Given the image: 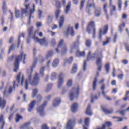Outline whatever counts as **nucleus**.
I'll return each instance as SVG.
<instances>
[{
	"instance_id": "obj_23",
	"label": "nucleus",
	"mask_w": 129,
	"mask_h": 129,
	"mask_svg": "<svg viewBox=\"0 0 129 129\" xmlns=\"http://www.w3.org/2000/svg\"><path fill=\"white\" fill-rule=\"evenodd\" d=\"M36 11V7L35 6V4L33 5V9H30L29 11V21L31 20V18H34V16L32 15L34 14Z\"/></svg>"
},
{
	"instance_id": "obj_26",
	"label": "nucleus",
	"mask_w": 129,
	"mask_h": 129,
	"mask_svg": "<svg viewBox=\"0 0 129 129\" xmlns=\"http://www.w3.org/2000/svg\"><path fill=\"white\" fill-rule=\"evenodd\" d=\"M77 108H78V104L76 103H74L71 107V110L72 112H75L77 111Z\"/></svg>"
},
{
	"instance_id": "obj_60",
	"label": "nucleus",
	"mask_w": 129,
	"mask_h": 129,
	"mask_svg": "<svg viewBox=\"0 0 129 129\" xmlns=\"http://www.w3.org/2000/svg\"><path fill=\"white\" fill-rule=\"evenodd\" d=\"M84 2H85V0H82L81 1L80 7L81 10V9H82V8H83L84 6Z\"/></svg>"
},
{
	"instance_id": "obj_9",
	"label": "nucleus",
	"mask_w": 129,
	"mask_h": 129,
	"mask_svg": "<svg viewBox=\"0 0 129 129\" xmlns=\"http://www.w3.org/2000/svg\"><path fill=\"white\" fill-rule=\"evenodd\" d=\"M64 78H65V74L61 73L58 76V80L57 83L58 88H61L64 84Z\"/></svg>"
},
{
	"instance_id": "obj_31",
	"label": "nucleus",
	"mask_w": 129,
	"mask_h": 129,
	"mask_svg": "<svg viewBox=\"0 0 129 129\" xmlns=\"http://www.w3.org/2000/svg\"><path fill=\"white\" fill-rule=\"evenodd\" d=\"M100 15H101V9L100 8L96 9L95 11V17H99Z\"/></svg>"
},
{
	"instance_id": "obj_50",
	"label": "nucleus",
	"mask_w": 129,
	"mask_h": 129,
	"mask_svg": "<svg viewBox=\"0 0 129 129\" xmlns=\"http://www.w3.org/2000/svg\"><path fill=\"white\" fill-rule=\"evenodd\" d=\"M122 27L124 28L125 27V23L123 22L119 26V29L120 32H122Z\"/></svg>"
},
{
	"instance_id": "obj_11",
	"label": "nucleus",
	"mask_w": 129,
	"mask_h": 129,
	"mask_svg": "<svg viewBox=\"0 0 129 129\" xmlns=\"http://www.w3.org/2000/svg\"><path fill=\"white\" fill-rule=\"evenodd\" d=\"M64 34L66 35L68 37L69 35L71 36V37H73L74 35H75V33L74 32V30H73V27H69L66 31H64Z\"/></svg>"
},
{
	"instance_id": "obj_52",
	"label": "nucleus",
	"mask_w": 129,
	"mask_h": 129,
	"mask_svg": "<svg viewBox=\"0 0 129 129\" xmlns=\"http://www.w3.org/2000/svg\"><path fill=\"white\" fill-rule=\"evenodd\" d=\"M98 98V97L97 95H95L94 96H91V102L92 103L93 101H94L95 99H97Z\"/></svg>"
},
{
	"instance_id": "obj_7",
	"label": "nucleus",
	"mask_w": 129,
	"mask_h": 129,
	"mask_svg": "<svg viewBox=\"0 0 129 129\" xmlns=\"http://www.w3.org/2000/svg\"><path fill=\"white\" fill-rule=\"evenodd\" d=\"M38 35V36L40 38H42L43 37V32H39V29H37V30L35 31L34 34V27L32 26L30 27L28 29V35L29 37H33V38L34 39V37H36V35Z\"/></svg>"
},
{
	"instance_id": "obj_45",
	"label": "nucleus",
	"mask_w": 129,
	"mask_h": 129,
	"mask_svg": "<svg viewBox=\"0 0 129 129\" xmlns=\"http://www.w3.org/2000/svg\"><path fill=\"white\" fill-rule=\"evenodd\" d=\"M2 9L4 13L7 12V6H6V1H4L3 3Z\"/></svg>"
},
{
	"instance_id": "obj_24",
	"label": "nucleus",
	"mask_w": 129,
	"mask_h": 129,
	"mask_svg": "<svg viewBox=\"0 0 129 129\" xmlns=\"http://www.w3.org/2000/svg\"><path fill=\"white\" fill-rule=\"evenodd\" d=\"M112 0H110V7L111 8L110 14L111 15H113V12L116 11V6L115 5H113L111 3Z\"/></svg>"
},
{
	"instance_id": "obj_34",
	"label": "nucleus",
	"mask_w": 129,
	"mask_h": 129,
	"mask_svg": "<svg viewBox=\"0 0 129 129\" xmlns=\"http://www.w3.org/2000/svg\"><path fill=\"white\" fill-rule=\"evenodd\" d=\"M103 10L106 15L107 19H108V15L107 14V3H105L104 4Z\"/></svg>"
},
{
	"instance_id": "obj_47",
	"label": "nucleus",
	"mask_w": 129,
	"mask_h": 129,
	"mask_svg": "<svg viewBox=\"0 0 129 129\" xmlns=\"http://www.w3.org/2000/svg\"><path fill=\"white\" fill-rule=\"evenodd\" d=\"M52 86H53V84H48L46 88V92L50 91V90H51V89L52 88Z\"/></svg>"
},
{
	"instance_id": "obj_63",
	"label": "nucleus",
	"mask_w": 129,
	"mask_h": 129,
	"mask_svg": "<svg viewBox=\"0 0 129 129\" xmlns=\"http://www.w3.org/2000/svg\"><path fill=\"white\" fill-rule=\"evenodd\" d=\"M125 112H126L125 110H124L120 111L119 113H120V114H121L122 116H123V115H124L125 114Z\"/></svg>"
},
{
	"instance_id": "obj_8",
	"label": "nucleus",
	"mask_w": 129,
	"mask_h": 129,
	"mask_svg": "<svg viewBox=\"0 0 129 129\" xmlns=\"http://www.w3.org/2000/svg\"><path fill=\"white\" fill-rule=\"evenodd\" d=\"M95 24H94V22L91 21L90 22L87 28V31L89 34H90V31L91 30H93V38L95 39V33H96V29H95Z\"/></svg>"
},
{
	"instance_id": "obj_6",
	"label": "nucleus",
	"mask_w": 129,
	"mask_h": 129,
	"mask_svg": "<svg viewBox=\"0 0 129 129\" xmlns=\"http://www.w3.org/2000/svg\"><path fill=\"white\" fill-rule=\"evenodd\" d=\"M23 83H24V74L22 72H19L16 77V80L13 82V87L15 88L19 85L23 86Z\"/></svg>"
},
{
	"instance_id": "obj_1",
	"label": "nucleus",
	"mask_w": 129,
	"mask_h": 129,
	"mask_svg": "<svg viewBox=\"0 0 129 129\" xmlns=\"http://www.w3.org/2000/svg\"><path fill=\"white\" fill-rule=\"evenodd\" d=\"M37 64V61H35L32 66L31 67L30 69L27 70V74L28 75V79L25 80V87L26 90L28 89V84L31 85H38L40 82V78L39 74L36 73L33 78H32V73H33V69Z\"/></svg>"
},
{
	"instance_id": "obj_21",
	"label": "nucleus",
	"mask_w": 129,
	"mask_h": 129,
	"mask_svg": "<svg viewBox=\"0 0 129 129\" xmlns=\"http://www.w3.org/2000/svg\"><path fill=\"white\" fill-rule=\"evenodd\" d=\"M70 8H71V2H69L64 8V14H66V15L68 14L69 13L70 11Z\"/></svg>"
},
{
	"instance_id": "obj_49",
	"label": "nucleus",
	"mask_w": 129,
	"mask_h": 129,
	"mask_svg": "<svg viewBox=\"0 0 129 129\" xmlns=\"http://www.w3.org/2000/svg\"><path fill=\"white\" fill-rule=\"evenodd\" d=\"M73 61V58L72 57H71L69 59H66L65 62L68 63V64H71Z\"/></svg>"
},
{
	"instance_id": "obj_44",
	"label": "nucleus",
	"mask_w": 129,
	"mask_h": 129,
	"mask_svg": "<svg viewBox=\"0 0 129 129\" xmlns=\"http://www.w3.org/2000/svg\"><path fill=\"white\" fill-rule=\"evenodd\" d=\"M118 9L119 11H121V7L122 5V1L121 0H118L117 3Z\"/></svg>"
},
{
	"instance_id": "obj_58",
	"label": "nucleus",
	"mask_w": 129,
	"mask_h": 129,
	"mask_svg": "<svg viewBox=\"0 0 129 129\" xmlns=\"http://www.w3.org/2000/svg\"><path fill=\"white\" fill-rule=\"evenodd\" d=\"M15 15H16V18H19L20 17V10H16Z\"/></svg>"
},
{
	"instance_id": "obj_62",
	"label": "nucleus",
	"mask_w": 129,
	"mask_h": 129,
	"mask_svg": "<svg viewBox=\"0 0 129 129\" xmlns=\"http://www.w3.org/2000/svg\"><path fill=\"white\" fill-rule=\"evenodd\" d=\"M114 118H118V120L117 121L118 122L123 121V118H120V117H113V119H114Z\"/></svg>"
},
{
	"instance_id": "obj_14",
	"label": "nucleus",
	"mask_w": 129,
	"mask_h": 129,
	"mask_svg": "<svg viewBox=\"0 0 129 129\" xmlns=\"http://www.w3.org/2000/svg\"><path fill=\"white\" fill-rule=\"evenodd\" d=\"M13 88L11 86L7 87L4 92H3V95L4 97H6V96H8V93L9 94H11V93L13 92Z\"/></svg>"
},
{
	"instance_id": "obj_13",
	"label": "nucleus",
	"mask_w": 129,
	"mask_h": 129,
	"mask_svg": "<svg viewBox=\"0 0 129 129\" xmlns=\"http://www.w3.org/2000/svg\"><path fill=\"white\" fill-rule=\"evenodd\" d=\"M30 0H25L24 7L25 9H22L21 10L22 14L27 15L28 14V10L30 8V4H27Z\"/></svg>"
},
{
	"instance_id": "obj_12",
	"label": "nucleus",
	"mask_w": 129,
	"mask_h": 129,
	"mask_svg": "<svg viewBox=\"0 0 129 129\" xmlns=\"http://www.w3.org/2000/svg\"><path fill=\"white\" fill-rule=\"evenodd\" d=\"M47 101L44 102L41 106L37 108V111L39 114L41 115V116H43L44 114H45V112H44V109H45V106L47 105Z\"/></svg>"
},
{
	"instance_id": "obj_17",
	"label": "nucleus",
	"mask_w": 129,
	"mask_h": 129,
	"mask_svg": "<svg viewBox=\"0 0 129 129\" xmlns=\"http://www.w3.org/2000/svg\"><path fill=\"white\" fill-rule=\"evenodd\" d=\"M35 119H36L35 118L32 119L30 120L29 121L26 123H25L23 125L21 126L20 129H28L30 127V124H31V123H32V122H33V121H34Z\"/></svg>"
},
{
	"instance_id": "obj_64",
	"label": "nucleus",
	"mask_w": 129,
	"mask_h": 129,
	"mask_svg": "<svg viewBox=\"0 0 129 129\" xmlns=\"http://www.w3.org/2000/svg\"><path fill=\"white\" fill-rule=\"evenodd\" d=\"M126 47V50L127 51V52L129 53V45L127 43L125 44Z\"/></svg>"
},
{
	"instance_id": "obj_19",
	"label": "nucleus",
	"mask_w": 129,
	"mask_h": 129,
	"mask_svg": "<svg viewBox=\"0 0 129 129\" xmlns=\"http://www.w3.org/2000/svg\"><path fill=\"white\" fill-rule=\"evenodd\" d=\"M73 126H74V121L69 120L67 124L66 129H73Z\"/></svg>"
},
{
	"instance_id": "obj_2",
	"label": "nucleus",
	"mask_w": 129,
	"mask_h": 129,
	"mask_svg": "<svg viewBox=\"0 0 129 129\" xmlns=\"http://www.w3.org/2000/svg\"><path fill=\"white\" fill-rule=\"evenodd\" d=\"M102 51L100 50H97L93 55H91V52H89L87 59L84 62L83 67L84 71L86 70V62H87V61H90V60H93V58H98L96 61L97 65H102V63H101V58H102Z\"/></svg>"
},
{
	"instance_id": "obj_29",
	"label": "nucleus",
	"mask_w": 129,
	"mask_h": 129,
	"mask_svg": "<svg viewBox=\"0 0 129 129\" xmlns=\"http://www.w3.org/2000/svg\"><path fill=\"white\" fill-rule=\"evenodd\" d=\"M0 124L1 125L0 129H4V125H5V120H4L3 115H1L0 116Z\"/></svg>"
},
{
	"instance_id": "obj_51",
	"label": "nucleus",
	"mask_w": 129,
	"mask_h": 129,
	"mask_svg": "<svg viewBox=\"0 0 129 129\" xmlns=\"http://www.w3.org/2000/svg\"><path fill=\"white\" fill-rule=\"evenodd\" d=\"M20 119H22V116L19 114L16 115V122H19Z\"/></svg>"
},
{
	"instance_id": "obj_41",
	"label": "nucleus",
	"mask_w": 129,
	"mask_h": 129,
	"mask_svg": "<svg viewBox=\"0 0 129 129\" xmlns=\"http://www.w3.org/2000/svg\"><path fill=\"white\" fill-rule=\"evenodd\" d=\"M101 89L102 90V94L103 96H105V92H104V89H105V85L103 84L101 87Z\"/></svg>"
},
{
	"instance_id": "obj_10",
	"label": "nucleus",
	"mask_w": 129,
	"mask_h": 129,
	"mask_svg": "<svg viewBox=\"0 0 129 129\" xmlns=\"http://www.w3.org/2000/svg\"><path fill=\"white\" fill-rule=\"evenodd\" d=\"M33 39L36 43H39L41 46H43V45H45V46L48 45V41L45 37L42 39H40L38 37H33Z\"/></svg>"
},
{
	"instance_id": "obj_42",
	"label": "nucleus",
	"mask_w": 129,
	"mask_h": 129,
	"mask_svg": "<svg viewBox=\"0 0 129 129\" xmlns=\"http://www.w3.org/2000/svg\"><path fill=\"white\" fill-rule=\"evenodd\" d=\"M60 14H61V10L57 9L55 11V15L56 19H58V18H59Z\"/></svg>"
},
{
	"instance_id": "obj_35",
	"label": "nucleus",
	"mask_w": 129,
	"mask_h": 129,
	"mask_svg": "<svg viewBox=\"0 0 129 129\" xmlns=\"http://www.w3.org/2000/svg\"><path fill=\"white\" fill-rule=\"evenodd\" d=\"M60 61L59 60V59H55L53 63H52V66L53 67H57V66H58V65H59V63Z\"/></svg>"
},
{
	"instance_id": "obj_38",
	"label": "nucleus",
	"mask_w": 129,
	"mask_h": 129,
	"mask_svg": "<svg viewBox=\"0 0 129 129\" xmlns=\"http://www.w3.org/2000/svg\"><path fill=\"white\" fill-rule=\"evenodd\" d=\"M53 20V16L52 15H48L47 17V24H51Z\"/></svg>"
},
{
	"instance_id": "obj_59",
	"label": "nucleus",
	"mask_w": 129,
	"mask_h": 129,
	"mask_svg": "<svg viewBox=\"0 0 129 129\" xmlns=\"http://www.w3.org/2000/svg\"><path fill=\"white\" fill-rule=\"evenodd\" d=\"M45 67H43L40 69V74H41V76H44V70Z\"/></svg>"
},
{
	"instance_id": "obj_56",
	"label": "nucleus",
	"mask_w": 129,
	"mask_h": 129,
	"mask_svg": "<svg viewBox=\"0 0 129 129\" xmlns=\"http://www.w3.org/2000/svg\"><path fill=\"white\" fill-rule=\"evenodd\" d=\"M14 50H15V46H14V45H12L9 48L8 54H10L11 53V51H14Z\"/></svg>"
},
{
	"instance_id": "obj_48",
	"label": "nucleus",
	"mask_w": 129,
	"mask_h": 129,
	"mask_svg": "<svg viewBox=\"0 0 129 129\" xmlns=\"http://www.w3.org/2000/svg\"><path fill=\"white\" fill-rule=\"evenodd\" d=\"M37 93H38V89H35L33 90L32 97H35L37 95Z\"/></svg>"
},
{
	"instance_id": "obj_55",
	"label": "nucleus",
	"mask_w": 129,
	"mask_h": 129,
	"mask_svg": "<svg viewBox=\"0 0 129 129\" xmlns=\"http://www.w3.org/2000/svg\"><path fill=\"white\" fill-rule=\"evenodd\" d=\"M109 40H110V38L107 37L106 39V41L104 42L103 43V46H106L109 43Z\"/></svg>"
},
{
	"instance_id": "obj_32",
	"label": "nucleus",
	"mask_w": 129,
	"mask_h": 129,
	"mask_svg": "<svg viewBox=\"0 0 129 129\" xmlns=\"http://www.w3.org/2000/svg\"><path fill=\"white\" fill-rule=\"evenodd\" d=\"M97 82V78H95L93 82V90H96V86H97V85L96 84V83Z\"/></svg>"
},
{
	"instance_id": "obj_20",
	"label": "nucleus",
	"mask_w": 129,
	"mask_h": 129,
	"mask_svg": "<svg viewBox=\"0 0 129 129\" xmlns=\"http://www.w3.org/2000/svg\"><path fill=\"white\" fill-rule=\"evenodd\" d=\"M36 101L34 100L31 102L30 104L29 105L28 111L29 112L33 111L34 108L35 107V104H36Z\"/></svg>"
},
{
	"instance_id": "obj_22",
	"label": "nucleus",
	"mask_w": 129,
	"mask_h": 129,
	"mask_svg": "<svg viewBox=\"0 0 129 129\" xmlns=\"http://www.w3.org/2000/svg\"><path fill=\"white\" fill-rule=\"evenodd\" d=\"M64 22H65V17L64 15L61 16L60 17V19L59 21V25L60 29L63 27V25H64Z\"/></svg>"
},
{
	"instance_id": "obj_5",
	"label": "nucleus",
	"mask_w": 129,
	"mask_h": 129,
	"mask_svg": "<svg viewBox=\"0 0 129 129\" xmlns=\"http://www.w3.org/2000/svg\"><path fill=\"white\" fill-rule=\"evenodd\" d=\"M79 89H80L78 85H76L72 88L71 91L69 93V98L71 101H72L74 98L78 97Z\"/></svg>"
},
{
	"instance_id": "obj_61",
	"label": "nucleus",
	"mask_w": 129,
	"mask_h": 129,
	"mask_svg": "<svg viewBox=\"0 0 129 129\" xmlns=\"http://www.w3.org/2000/svg\"><path fill=\"white\" fill-rule=\"evenodd\" d=\"M43 12L40 10H38V16L39 19H41Z\"/></svg>"
},
{
	"instance_id": "obj_33",
	"label": "nucleus",
	"mask_w": 129,
	"mask_h": 129,
	"mask_svg": "<svg viewBox=\"0 0 129 129\" xmlns=\"http://www.w3.org/2000/svg\"><path fill=\"white\" fill-rule=\"evenodd\" d=\"M76 56L77 57H85V52L84 51L80 52L79 51H77Z\"/></svg>"
},
{
	"instance_id": "obj_40",
	"label": "nucleus",
	"mask_w": 129,
	"mask_h": 129,
	"mask_svg": "<svg viewBox=\"0 0 129 129\" xmlns=\"http://www.w3.org/2000/svg\"><path fill=\"white\" fill-rule=\"evenodd\" d=\"M76 70H77V65L76 64H74L73 66L71 73H75V72H76Z\"/></svg>"
},
{
	"instance_id": "obj_15",
	"label": "nucleus",
	"mask_w": 129,
	"mask_h": 129,
	"mask_svg": "<svg viewBox=\"0 0 129 129\" xmlns=\"http://www.w3.org/2000/svg\"><path fill=\"white\" fill-rule=\"evenodd\" d=\"M94 1L93 0H88L87 4V8L86 9V13H88L89 14L90 13V10L88 8H90L91 7H95V5L93 4Z\"/></svg>"
},
{
	"instance_id": "obj_16",
	"label": "nucleus",
	"mask_w": 129,
	"mask_h": 129,
	"mask_svg": "<svg viewBox=\"0 0 129 129\" xmlns=\"http://www.w3.org/2000/svg\"><path fill=\"white\" fill-rule=\"evenodd\" d=\"M79 39H80V36H78L76 42L73 43L71 47V51H70V54H72V50H73V49H75L76 47H78L79 45Z\"/></svg>"
},
{
	"instance_id": "obj_4",
	"label": "nucleus",
	"mask_w": 129,
	"mask_h": 129,
	"mask_svg": "<svg viewBox=\"0 0 129 129\" xmlns=\"http://www.w3.org/2000/svg\"><path fill=\"white\" fill-rule=\"evenodd\" d=\"M56 52L57 54H59L60 51H61V55L63 56L66 54L67 52V46L66 43H64V40L63 39L60 40L59 42L58 47L55 49Z\"/></svg>"
},
{
	"instance_id": "obj_46",
	"label": "nucleus",
	"mask_w": 129,
	"mask_h": 129,
	"mask_svg": "<svg viewBox=\"0 0 129 129\" xmlns=\"http://www.w3.org/2000/svg\"><path fill=\"white\" fill-rule=\"evenodd\" d=\"M105 68L106 69V71L107 73H108L109 72V69L110 68V64H109V63H107L105 65Z\"/></svg>"
},
{
	"instance_id": "obj_30",
	"label": "nucleus",
	"mask_w": 129,
	"mask_h": 129,
	"mask_svg": "<svg viewBox=\"0 0 129 129\" xmlns=\"http://www.w3.org/2000/svg\"><path fill=\"white\" fill-rule=\"evenodd\" d=\"M6 106V100L2 99V98L0 97V108L3 109Z\"/></svg>"
},
{
	"instance_id": "obj_39",
	"label": "nucleus",
	"mask_w": 129,
	"mask_h": 129,
	"mask_svg": "<svg viewBox=\"0 0 129 129\" xmlns=\"http://www.w3.org/2000/svg\"><path fill=\"white\" fill-rule=\"evenodd\" d=\"M86 46L88 48H90L91 46V40L90 39H87L86 41Z\"/></svg>"
},
{
	"instance_id": "obj_54",
	"label": "nucleus",
	"mask_w": 129,
	"mask_h": 129,
	"mask_svg": "<svg viewBox=\"0 0 129 129\" xmlns=\"http://www.w3.org/2000/svg\"><path fill=\"white\" fill-rule=\"evenodd\" d=\"M89 120H90L89 118H86L85 119V124L86 126H88V124H89Z\"/></svg>"
},
{
	"instance_id": "obj_57",
	"label": "nucleus",
	"mask_w": 129,
	"mask_h": 129,
	"mask_svg": "<svg viewBox=\"0 0 129 129\" xmlns=\"http://www.w3.org/2000/svg\"><path fill=\"white\" fill-rule=\"evenodd\" d=\"M56 45V40L55 39H52L51 41V46L54 47Z\"/></svg>"
},
{
	"instance_id": "obj_25",
	"label": "nucleus",
	"mask_w": 129,
	"mask_h": 129,
	"mask_svg": "<svg viewBox=\"0 0 129 129\" xmlns=\"http://www.w3.org/2000/svg\"><path fill=\"white\" fill-rule=\"evenodd\" d=\"M60 103L61 99L60 98H56L53 103V106H54L55 107H57V106H59V105H60Z\"/></svg>"
},
{
	"instance_id": "obj_28",
	"label": "nucleus",
	"mask_w": 129,
	"mask_h": 129,
	"mask_svg": "<svg viewBox=\"0 0 129 129\" xmlns=\"http://www.w3.org/2000/svg\"><path fill=\"white\" fill-rule=\"evenodd\" d=\"M91 105H90V104H89L86 111V114H87V115H89V116L92 115V112H91Z\"/></svg>"
},
{
	"instance_id": "obj_27",
	"label": "nucleus",
	"mask_w": 129,
	"mask_h": 129,
	"mask_svg": "<svg viewBox=\"0 0 129 129\" xmlns=\"http://www.w3.org/2000/svg\"><path fill=\"white\" fill-rule=\"evenodd\" d=\"M102 111L105 114H111V113H113V109H107L105 108H102Z\"/></svg>"
},
{
	"instance_id": "obj_43",
	"label": "nucleus",
	"mask_w": 129,
	"mask_h": 129,
	"mask_svg": "<svg viewBox=\"0 0 129 129\" xmlns=\"http://www.w3.org/2000/svg\"><path fill=\"white\" fill-rule=\"evenodd\" d=\"M21 37H23V38H25V34L22 33L21 35L19 36L18 43V45H17L18 48H19V47L20 46V42H21V41L20 40V39L21 38Z\"/></svg>"
},
{
	"instance_id": "obj_18",
	"label": "nucleus",
	"mask_w": 129,
	"mask_h": 129,
	"mask_svg": "<svg viewBox=\"0 0 129 129\" xmlns=\"http://www.w3.org/2000/svg\"><path fill=\"white\" fill-rule=\"evenodd\" d=\"M108 31V25H106L105 26V29L104 30L103 33L102 32V30L100 29V31H99V39L100 40V41H101V36H102V34H105L107 33V31Z\"/></svg>"
},
{
	"instance_id": "obj_53",
	"label": "nucleus",
	"mask_w": 129,
	"mask_h": 129,
	"mask_svg": "<svg viewBox=\"0 0 129 129\" xmlns=\"http://www.w3.org/2000/svg\"><path fill=\"white\" fill-rule=\"evenodd\" d=\"M72 86V80H69L67 83V86L68 87H70Z\"/></svg>"
},
{
	"instance_id": "obj_3",
	"label": "nucleus",
	"mask_w": 129,
	"mask_h": 129,
	"mask_svg": "<svg viewBox=\"0 0 129 129\" xmlns=\"http://www.w3.org/2000/svg\"><path fill=\"white\" fill-rule=\"evenodd\" d=\"M27 55L24 54V52H20V56H18L16 58L15 61L14 62V67L13 70L14 72H17L18 69H19V64L20 62H22L23 59V64H25V60H26V57Z\"/></svg>"
},
{
	"instance_id": "obj_36",
	"label": "nucleus",
	"mask_w": 129,
	"mask_h": 129,
	"mask_svg": "<svg viewBox=\"0 0 129 129\" xmlns=\"http://www.w3.org/2000/svg\"><path fill=\"white\" fill-rule=\"evenodd\" d=\"M54 55V52L52 50H50L47 52L46 55V59L48 58H51Z\"/></svg>"
},
{
	"instance_id": "obj_37",
	"label": "nucleus",
	"mask_w": 129,
	"mask_h": 129,
	"mask_svg": "<svg viewBox=\"0 0 129 129\" xmlns=\"http://www.w3.org/2000/svg\"><path fill=\"white\" fill-rule=\"evenodd\" d=\"M58 74L56 72H53L51 74V80H54V79H57V76Z\"/></svg>"
}]
</instances>
